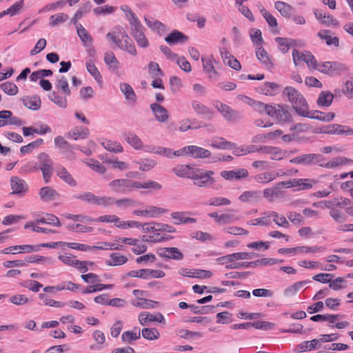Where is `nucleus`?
<instances>
[{
    "label": "nucleus",
    "instance_id": "obj_16",
    "mask_svg": "<svg viewBox=\"0 0 353 353\" xmlns=\"http://www.w3.org/2000/svg\"><path fill=\"white\" fill-rule=\"evenodd\" d=\"M188 40V37L183 32L174 30L165 38V42L170 45L173 46L178 43H183Z\"/></svg>",
    "mask_w": 353,
    "mask_h": 353
},
{
    "label": "nucleus",
    "instance_id": "obj_11",
    "mask_svg": "<svg viewBox=\"0 0 353 353\" xmlns=\"http://www.w3.org/2000/svg\"><path fill=\"white\" fill-rule=\"evenodd\" d=\"M139 323L143 326H146L152 322H158L165 323V318L161 313L152 314L148 312H141L138 317Z\"/></svg>",
    "mask_w": 353,
    "mask_h": 353
},
{
    "label": "nucleus",
    "instance_id": "obj_47",
    "mask_svg": "<svg viewBox=\"0 0 353 353\" xmlns=\"http://www.w3.org/2000/svg\"><path fill=\"white\" fill-rule=\"evenodd\" d=\"M319 347H321L320 341L316 339L305 341L298 345V348L300 352L311 351Z\"/></svg>",
    "mask_w": 353,
    "mask_h": 353
},
{
    "label": "nucleus",
    "instance_id": "obj_51",
    "mask_svg": "<svg viewBox=\"0 0 353 353\" xmlns=\"http://www.w3.org/2000/svg\"><path fill=\"white\" fill-rule=\"evenodd\" d=\"M343 93L350 99H353V74H348L347 79L343 87Z\"/></svg>",
    "mask_w": 353,
    "mask_h": 353
},
{
    "label": "nucleus",
    "instance_id": "obj_20",
    "mask_svg": "<svg viewBox=\"0 0 353 353\" xmlns=\"http://www.w3.org/2000/svg\"><path fill=\"white\" fill-rule=\"evenodd\" d=\"M280 85L274 82H265L257 88L259 93L267 96H274L280 90Z\"/></svg>",
    "mask_w": 353,
    "mask_h": 353
},
{
    "label": "nucleus",
    "instance_id": "obj_38",
    "mask_svg": "<svg viewBox=\"0 0 353 353\" xmlns=\"http://www.w3.org/2000/svg\"><path fill=\"white\" fill-rule=\"evenodd\" d=\"M90 134V130L85 127H76L69 133V137L74 140L84 139Z\"/></svg>",
    "mask_w": 353,
    "mask_h": 353
},
{
    "label": "nucleus",
    "instance_id": "obj_19",
    "mask_svg": "<svg viewBox=\"0 0 353 353\" xmlns=\"http://www.w3.org/2000/svg\"><path fill=\"white\" fill-rule=\"evenodd\" d=\"M188 156L192 158H209L211 156V152L208 150L196 145H188Z\"/></svg>",
    "mask_w": 353,
    "mask_h": 353
},
{
    "label": "nucleus",
    "instance_id": "obj_13",
    "mask_svg": "<svg viewBox=\"0 0 353 353\" xmlns=\"http://www.w3.org/2000/svg\"><path fill=\"white\" fill-rule=\"evenodd\" d=\"M249 172L245 168H239L233 170H225L221 172V176L227 180H240L248 177Z\"/></svg>",
    "mask_w": 353,
    "mask_h": 353
},
{
    "label": "nucleus",
    "instance_id": "obj_42",
    "mask_svg": "<svg viewBox=\"0 0 353 353\" xmlns=\"http://www.w3.org/2000/svg\"><path fill=\"white\" fill-rule=\"evenodd\" d=\"M274 7L284 17H290L293 12V7L283 1L275 2Z\"/></svg>",
    "mask_w": 353,
    "mask_h": 353
},
{
    "label": "nucleus",
    "instance_id": "obj_27",
    "mask_svg": "<svg viewBox=\"0 0 353 353\" xmlns=\"http://www.w3.org/2000/svg\"><path fill=\"white\" fill-rule=\"evenodd\" d=\"M245 99V101L250 105L254 110L259 112H265L268 114L269 112V108H271L272 104H265L261 101H256L253 99H251L248 97H243Z\"/></svg>",
    "mask_w": 353,
    "mask_h": 353
},
{
    "label": "nucleus",
    "instance_id": "obj_59",
    "mask_svg": "<svg viewBox=\"0 0 353 353\" xmlns=\"http://www.w3.org/2000/svg\"><path fill=\"white\" fill-rule=\"evenodd\" d=\"M83 162L94 171L100 174H103L106 171L105 168L99 161L95 159H88Z\"/></svg>",
    "mask_w": 353,
    "mask_h": 353
},
{
    "label": "nucleus",
    "instance_id": "obj_28",
    "mask_svg": "<svg viewBox=\"0 0 353 353\" xmlns=\"http://www.w3.org/2000/svg\"><path fill=\"white\" fill-rule=\"evenodd\" d=\"M210 145L216 149L229 150L233 148L234 143L228 141L222 137H214L211 140Z\"/></svg>",
    "mask_w": 353,
    "mask_h": 353
},
{
    "label": "nucleus",
    "instance_id": "obj_9",
    "mask_svg": "<svg viewBox=\"0 0 353 353\" xmlns=\"http://www.w3.org/2000/svg\"><path fill=\"white\" fill-rule=\"evenodd\" d=\"M292 57L294 63L296 65H299L302 62H305L308 68L315 65L316 59L313 54L309 51L301 52L294 49L292 51Z\"/></svg>",
    "mask_w": 353,
    "mask_h": 353
},
{
    "label": "nucleus",
    "instance_id": "obj_14",
    "mask_svg": "<svg viewBox=\"0 0 353 353\" xmlns=\"http://www.w3.org/2000/svg\"><path fill=\"white\" fill-rule=\"evenodd\" d=\"M214 105L221 115L228 121H232L238 117L237 112L225 103L216 101Z\"/></svg>",
    "mask_w": 353,
    "mask_h": 353
},
{
    "label": "nucleus",
    "instance_id": "obj_22",
    "mask_svg": "<svg viewBox=\"0 0 353 353\" xmlns=\"http://www.w3.org/2000/svg\"><path fill=\"white\" fill-rule=\"evenodd\" d=\"M48 244H54V247H52V248H56L58 246L61 247H68L71 249L77 250H81V251H90L93 250V248L90 245L79 243H68V242H63V241H58V242H52V243H48Z\"/></svg>",
    "mask_w": 353,
    "mask_h": 353
},
{
    "label": "nucleus",
    "instance_id": "obj_18",
    "mask_svg": "<svg viewBox=\"0 0 353 353\" xmlns=\"http://www.w3.org/2000/svg\"><path fill=\"white\" fill-rule=\"evenodd\" d=\"M76 26L77 34L79 37L83 46L85 47H91L93 43V39L88 30L79 23L74 22Z\"/></svg>",
    "mask_w": 353,
    "mask_h": 353
},
{
    "label": "nucleus",
    "instance_id": "obj_2",
    "mask_svg": "<svg viewBox=\"0 0 353 353\" xmlns=\"http://www.w3.org/2000/svg\"><path fill=\"white\" fill-rule=\"evenodd\" d=\"M283 94L288 97L299 115L301 117L307 115V110L309 108L308 104L304 96L298 90L291 86H287L283 90Z\"/></svg>",
    "mask_w": 353,
    "mask_h": 353
},
{
    "label": "nucleus",
    "instance_id": "obj_40",
    "mask_svg": "<svg viewBox=\"0 0 353 353\" xmlns=\"http://www.w3.org/2000/svg\"><path fill=\"white\" fill-rule=\"evenodd\" d=\"M302 117L315 119L325 122L331 120L330 113H325L318 110L309 111V108L307 110V115H303Z\"/></svg>",
    "mask_w": 353,
    "mask_h": 353
},
{
    "label": "nucleus",
    "instance_id": "obj_10",
    "mask_svg": "<svg viewBox=\"0 0 353 353\" xmlns=\"http://www.w3.org/2000/svg\"><path fill=\"white\" fill-rule=\"evenodd\" d=\"M40 161V169L42 172L43 178L46 183H49L52 174V165L53 163L50 157L46 153H41L39 156Z\"/></svg>",
    "mask_w": 353,
    "mask_h": 353
},
{
    "label": "nucleus",
    "instance_id": "obj_21",
    "mask_svg": "<svg viewBox=\"0 0 353 353\" xmlns=\"http://www.w3.org/2000/svg\"><path fill=\"white\" fill-rule=\"evenodd\" d=\"M150 108L159 122L163 123L167 121L169 118V114L165 108L158 103H152Z\"/></svg>",
    "mask_w": 353,
    "mask_h": 353
},
{
    "label": "nucleus",
    "instance_id": "obj_23",
    "mask_svg": "<svg viewBox=\"0 0 353 353\" xmlns=\"http://www.w3.org/2000/svg\"><path fill=\"white\" fill-rule=\"evenodd\" d=\"M203 70L208 74L210 78H216L218 76V72L214 68L213 65L214 58L212 56L207 57H203L201 58Z\"/></svg>",
    "mask_w": 353,
    "mask_h": 353
},
{
    "label": "nucleus",
    "instance_id": "obj_15",
    "mask_svg": "<svg viewBox=\"0 0 353 353\" xmlns=\"http://www.w3.org/2000/svg\"><path fill=\"white\" fill-rule=\"evenodd\" d=\"M145 292L144 291L141 290H134L132 291V294L136 299L132 301V304L134 306L142 308H149L152 307L153 302L152 301L142 298V296L145 295Z\"/></svg>",
    "mask_w": 353,
    "mask_h": 353
},
{
    "label": "nucleus",
    "instance_id": "obj_34",
    "mask_svg": "<svg viewBox=\"0 0 353 353\" xmlns=\"http://www.w3.org/2000/svg\"><path fill=\"white\" fill-rule=\"evenodd\" d=\"M132 35L139 47L147 48L148 46L149 43L143 32V27L137 30H132Z\"/></svg>",
    "mask_w": 353,
    "mask_h": 353
},
{
    "label": "nucleus",
    "instance_id": "obj_33",
    "mask_svg": "<svg viewBox=\"0 0 353 353\" xmlns=\"http://www.w3.org/2000/svg\"><path fill=\"white\" fill-rule=\"evenodd\" d=\"M21 100L23 105L29 109L37 110L41 108V101L39 97H26Z\"/></svg>",
    "mask_w": 353,
    "mask_h": 353
},
{
    "label": "nucleus",
    "instance_id": "obj_60",
    "mask_svg": "<svg viewBox=\"0 0 353 353\" xmlns=\"http://www.w3.org/2000/svg\"><path fill=\"white\" fill-rule=\"evenodd\" d=\"M146 210H147V218L157 217V216L168 212V210H166L165 208L157 207V206H154V205L148 206L146 208Z\"/></svg>",
    "mask_w": 353,
    "mask_h": 353
},
{
    "label": "nucleus",
    "instance_id": "obj_41",
    "mask_svg": "<svg viewBox=\"0 0 353 353\" xmlns=\"http://www.w3.org/2000/svg\"><path fill=\"white\" fill-rule=\"evenodd\" d=\"M254 179L258 183H268L276 179L275 172H265L257 174L254 176Z\"/></svg>",
    "mask_w": 353,
    "mask_h": 353
},
{
    "label": "nucleus",
    "instance_id": "obj_53",
    "mask_svg": "<svg viewBox=\"0 0 353 353\" xmlns=\"http://www.w3.org/2000/svg\"><path fill=\"white\" fill-rule=\"evenodd\" d=\"M120 89L125 95V97L127 100L132 101L133 103L135 102L136 94L132 88L129 84L125 83H121Z\"/></svg>",
    "mask_w": 353,
    "mask_h": 353
},
{
    "label": "nucleus",
    "instance_id": "obj_17",
    "mask_svg": "<svg viewBox=\"0 0 353 353\" xmlns=\"http://www.w3.org/2000/svg\"><path fill=\"white\" fill-rule=\"evenodd\" d=\"M123 137L126 142L130 145L134 150H142L147 149V146H144L141 139L134 133L128 132L123 134Z\"/></svg>",
    "mask_w": 353,
    "mask_h": 353
},
{
    "label": "nucleus",
    "instance_id": "obj_3",
    "mask_svg": "<svg viewBox=\"0 0 353 353\" xmlns=\"http://www.w3.org/2000/svg\"><path fill=\"white\" fill-rule=\"evenodd\" d=\"M214 172L212 170L196 168L192 179L194 184L199 188H208L215 183Z\"/></svg>",
    "mask_w": 353,
    "mask_h": 353
},
{
    "label": "nucleus",
    "instance_id": "obj_56",
    "mask_svg": "<svg viewBox=\"0 0 353 353\" xmlns=\"http://www.w3.org/2000/svg\"><path fill=\"white\" fill-rule=\"evenodd\" d=\"M332 133L339 135H352L353 130L347 125L332 124Z\"/></svg>",
    "mask_w": 353,
    "mask_h": 353
},
{
    "label": "nucleus",
    "instance_id": "obj_29",
    "mask_svg": "<svg viewBox=\"0 0 353 353\" xmlns=\"http://www.w3.org/2000/svg\"><path fill=\"white\" fill-rule=\"evenodd\" d=\"M186 214L187 213L185 212H175L171 214V217L175 224L194 223L196 222V219L188 217Z\"/></svg>",
    "mask_w": 353,
    "mask_h": 353
},
{
    "label": "nucleus",
    "instance_id": "obj_31",
    "mask_svg": "<svg viewBox=\"0 0 353 353\" xmlns=\"http://www.w3.org/2000/svg\"><path fill=\"white\" fill-rule=\"evenodd\" d=\"M270 215V221H272L275 223V224L279 227H283L285 228H288L290 226V223L287 218L283 215L277 213L274 211H269Z\"/></svg>",
    "mask_w": 353,
    "mask_h": 353
},
{
    "label": "nucleus",
    "instance_id": "obj_45",
    "mask_svg": "<svg viewBox=\"0 0 353 353\" xmlns=\"http://www.w3.org/2000/svg\"><path fill=\"white\" fill-rule=\"evenodd\" d=\"M86 68L88 72L90 74V75L96 80V81L100 85H103V78L102 76L94 65L92 61L86 62Z\"/></svg>",
    "mask_w": 353,
    "mask_h": 353
},
{
    "label": "nucleus",
    "instance_id": "obj_48",
    "mask_svg": "<svg viewBox=\"0 0 353 353\" xmlns=\"http://www.w3.org/2000/svg\"><path fill=\"white\" fill-rule=\"evenodd\" d=\"M271 223L272 221H270L269 211L263 213V216L261 217L250 220L248 222V224L250 225L261 226H269Z\"/></svg>",
    "mask_w": 353,
    "mask_h": 353
},
{
    "label": "nucleus",
    "instance_id": "obj_24",
    "mask_svg": "<svg viewBox=\"0 0 353 353\" xmlns=\"http://www.w3.org/2000/svg\"><path fill=\"white\" fill-rule=\"evenodd\" d=\"M191 105L197 114L203 115L208 118H211L213 116V111L199 101H192Z\"/></svg>",
    "mask_w": 353,
    "mask_h": 353
},
{
    "label": "nucleus",
    "instance_id": "obj_54",
    "mask_svg": "<svg viewBox=\"0 0 353 353\" xmlns=\"http://www.w3.org/2000/svg\"><path fill=\"white\" fill-rule=\"evenodd\" d=\"M102 144L106 150L110 152L121 153L123 151L121 144L116 141L109 140L103 142Z\"/></svg>",
    "mask_w": 353,
    "mask_h": 353
},
{
    "label": "nucleus",
    "instance_id": "obj_37",
    "mask_svg": "<svg viewBox=\"0 0 353 353\" xmlns=\"http://www.w3.org/2000/svg\"><path fill=\"white\" fill-rule=\"evenodd\" d=\"M104 62L109 69L112 70H118L120 65L119 61L112 52H106L104 54Z\"/></svg>",
    "mask_w": 353,
    "mask_h": 353
},
{
    "label": "nucleus",
    "instance_id": "obj_50",
    "mask_svg": "<svg viewBox=\"0 0 353 353\" xmlns=\"http://www.w3.org/2000/svg\"><path fill=\"white\" fill-rule=\"evenodd\" d=\"M162 254L165 257L174 260H181L183 258V254L177 248H164Z\"/></svg>",
    "mask_w": 353,
    "mask_h": 353
},
{
    "label": "nucleus",
    "instance_id": "obj_64",
    "mask_svg": "<svg viewBox=\"0 0 353 353\" xmlns=\"http://www.w3.org/2000/svg\"><path fill=\"white\" fill-rule=\"evenodd\" d=\"M314 14L318 21L322 24L328 26L330 23L331 19L330 15L321 9H316L314 10Z\"/></svg>",
    "mask_w": 353,
    "mask_h": 353
},
{
    "label": "nucleus",
    "instance_id": "obj_44",
    "mask_svg": "<svg viewBox=\"0 0 353 353\" xmlns=\"http://www.w3.org/2000/svg\"><path fill=\"white\" fill-rule=\"evenodd\" d=\"M141 334L143 338L148 341H156L160 337V333L155 327L143 328Z\"/></svg>",
    "mask_w": 353,
    "mask_h": 353
},
{
    "label": "nucleus",
    "instance_id": "obj_26",
    "mask_svg": "<svg viewBox=\"0 0 353 353\" xmlns=\"http://www.w3.org/2000/svg\"><path fill=\"white\" fill-rule=\"evenodd\" d=\"M128 257L119 252H112L110 254V258L105 263L109 266L122 265L128 262Z\"/></svg>",
    "mask_w": 353,
    "mask_h": 353
},
{
    "label": "nucleus",
    "instance_id": "obj_52",
    "mask_svg": "<svg viewBox=\"0 0 353 353\" xmlns=\"http://www.w3.org/2000/svg\"><path fill=\"white\" fill-rule=\"evenodd\" d=\"M145 151L157 154L168 158L171 157L172 155V151L171 149L163 147L155 148L154 146H147V149H145Z\"/></svg>",
    "mask_w": 353,
    "mask_h": 353
},
{
    "label": "nucleus",
    "instance_id": "obj_5",
    "mask_svg": "<svg viewBox=\"0 0 353 353\" xmlns=\"http://www.w3.org/2000/svg\"><path fill=\"white\" fill-rule=\"evenodd\" d=\"M93 222L112 223L114 226L121 229H127L129 228H138L141 223L135 221H123L119 216L114 214L101 215L97 218L93 219Z\"/></svg>",
    "mask_w": 353,
    "mask_h": 353
},
{
    "label": "nucleus",
    "instance_id": "obj_39",
    "mask_svg": "<svg viewBox=\"0 0 353 353\" xmlns=\"http://www.w3.org/2000/svg\"><path fill=\"white\" fill-rule=\"evenodd\" d=\"M146 25L152 30L157 31L160 34L166 32L165 26L161 21L153 18H145Z\"/></svg>",
    "mask_w": 353,
    "mask_h": 353
},
{
    "label": "nucleus",
    "instance_id": "obj_1",
    "mask_svg": "<svg viewBox=\"0 0 353 353\" xmlns=\"http://www.w3.org/2000/svg\"><path fill=\"white\" fill-rule=\"evenodd\" d=\"M106 37L110 39L119 48L128 52L132 55H137L135 46L123 28L115 27L112 32L106 34Z\"/></svg>",
    "mask_w": 353,
    "mask_h": 353
},
{
    "label": "nucleus",
    "instance_id": "obj_63",
    "mask_svg": "<svg viewBox=\"0 0 353 353\" xmlns=\"http://www.w3.org/2000/svg\"><path fill=\"white\" fill-rule=\"evenodd\" d=\"M0 88L8 95H15L18 92L17 86L12 82H4L0 85Z\"/></svg>",
    "mask_w": 353,
    "mask_h": 353
},
{
    "label": "nucleus",
    "instance_id": "obj_4",
    "mask_svg": "<svg viewBox=\"0 0 353 353\" xmlns=\"http://www.w3.org/2000/svg\"><path fill=\"white\" fill-rule=\"evenodd\" d=\"M54 244H48V243H43L39 245H13L0 250V254H15L21 253H32L38 252L41 248H52L54 247Z\"/></svg>",
    "mask_w": 353,
    "mask_h": 353
},
{
    "label": "nucleus",
    "instance_id": "obj_62",
    "mask_svg": "<svg viewBox=\"0 0 353 353\" xmlns=\"http://www.w3.org/2000/svg\"><path fill=\"white\" fill-rule=\"evenodd\" d=\"M250 35L255 47L263 45V40L261 35V31L259 29L252 28L250 32Z\"/></svg>",
    "mask_w": 353,
    "mask_h": 353
},
{
    "label": "nucleus",
    "instance_id": "obj_61",
    "mask_svg": "<svg viewBox=\"0 0 353 353\" xmlns=\"http://www.w3.org/2000/svg\"><path fill=\"white\" fill-rule=\"evenodd\" d=\"M57 88L61 90L65 96L71 94L67 79L64 76H60L57 79Z\"/></svg>",
    "mask_w": 353,
    "mask_h": 353
},
{
    "label": "nucleus",
    "instance_id": "obj_49",
    "mask_svg": "<svg viewBox=\"0 0 353 353\" xmlns=\"http://www.w3.org/2000/svg\"><path fill=\"white\" fill-rule=\"evenodd\" d=\"M57 174L65 183L71 186L76 185V181L64 167H59L57 169Z\"/></svg>",
    "mask_w": 353,
    "mask_h": 353
},
{
    "label": "nucleus",
    "instance_id": "obj_35",
    "mask_svg": "<svg viewBox=\"0 0 353 353\" xmlns=\"http://www.w3.org/2000/svg\"><path fill=\"white\" fill-rule=\"evenodd\" d=\"M256 55L259 61L266 66H272V61L268 53L263 48V45L256 46Z\"/></svg>",
    "mask_w": 353,
    "mask_h": 353
},
{
    "label": "nucleus",
    "instance_id": "obj_25",
    "mask_svg": "<svg viewBox=\"0 0 353 353\" xmlns=\"http://www.w3.org/2000/svg\"><path fill=\"white\" fill-rule=\"evenodd\" d=\"M261 199V192L259 190H247L242 192L239 199L243 203L257 202Z\"/></svg>",
    "mask_w": 353,
    "mask_h": 353
},
{
    "label": "nucleus",
    "instance_id": "obj_7",
    "mask_svg": "<svg viewBox=\"0 0 353 353\" xmlns=\"http://www.w3.org/2000/svg\"><path fill=\"white\" fill-rule=\"evenodd\" d=\"M109 186L114 192H130L134 190L139 189V181L127 179H119L110 182Z\"/></svg>",
    "mask_w": 353,
    "mask_h": 353
},
{
    "label": "nucleus",
    "instance_id": "obj_8",
    "mask_svg": "<svg viewBox=\"0 0 353 353\" xmlns=\"http://www.w3.org/2000/svg\"><path fill=\"white\" fill-rule=\"evenodd\" d=\"M323 156L317 154H307L294 157L290 162L296 164H318L321 166L328 165L329 163L323 162Z\"/></svg>",
    "mask_w": 353,
    "mask_h": 353
},
{
    "label": "nucleus",
    "instance_id": "obj_46",
    "mask_svg": "<svg viewBox=\"0 0 353 353\" xmlns=\"http://www.w3.org/2000/svg\"><path fill=\"white\" fill-rule=\"evenodd\" d=\"M39 196L42 200L49 201L54 199L58 196V193L52 188L46 186L40 189Z\"/></svg>",
    "mask_w": 353,
    "mask_h": 353
},
{
    "label": "nucleus",
    "instance_id": "obj_58",
    "mask_svg": "<svg viewBox=\"0 0 353 353\" xmlns=\"http://www.w3.org/2000/svg\"><path fill=\"white\" fill-rule=\"evenodd\" d=\"M49 99L54 103L61 108H65L68 104V101L65 97H62L55 92H52L49 94Z\"/></svg>",
    "mask_w": 353,
    "mask_h": 353
},
{
    "label": "nucleus",
    "instance_id": "obj_36",
    "mask_svg": "<svg viewBox=\"0 0 353 353\" xmlns=\"http://www.w3.org/2000/svg\"><path fill=\"white\" fill-rule=\"evenodd\" d=\"M26 262L27 263H39L42 265H52L54 263V259L51 257L34 255L28 256L26 257Z\"/></svg>",
    "mask_w": 353,
    "mask_h": 353
},
{
    "label": "nucleus",
    "instance_id": "obj_6",
    "mask_svg": "<svg viewBox=\"0 0 353 353\" xmlns=\"http://www.w3.org/2000/svg\"><path fill=\"white\" fill-rule=\"evenodd\" d=\"M268 115L275 118L280 123H291L292 121V117L288 107L281 104L272 105L271 108H269Z\"/></svg>",
    "mask_w": 353,
    "mask_h": 353
},
{
    "label": "nucleus",
    "instance_id": "obj_32",
    "mask_svg": "<svg viewBox=\"0 0 353 353\" xmlns=\"http://www.w3.org/2000/svg\"><path fill=\"white\" fill-rule=\"evenodd\" d=\"M141 338V331L137 327H134L132 330H128L123 332L121 339L123 343H131Z\"/></svg>",
    "mask_w": 353,
    "mask_h": 353
},
{
    "label": "nucleus",
    "instance_id": "obj_30",
    "mask_svg": "<svg viewBox=\"0 0 353 353\" xmlns=\"http://www.w3.org/2000/svg\"><path fill=\"white\" fill-rule=\"evenodd\" d=\"M11 188L12 193L19 194L27 190V184L26 181L17 176L12 177L10 179Z\"/></svg>",
    "mask_w": 353,
    "mask_h": 353
},
{
    "label": "nucleus",
    "instance_id": "obj_43",
    "mask_svg": "<svg viewBox=\"0 0 353 353\" xmlns=\"http://www.w3.org/2000/svg\"><path fill=\"white\" fill-rule=\"evenodd\" d=\"M351 201L348 198L341 197L340 199H334L332 200V205L347 207L345 212L350 216H353V206H350Z\"/></svg>",
    "mask_w": 353,
    "mask_h": 353
},
{
    "label": "nucleus",
    "instance_id": "obj_12",
    "mask_svg": "<svg viewBox=\"0 0 353 353\" xmlns=\"http://www.w3.org/2000/svg\"><path fill=\"white\" fill-rule=\"evenodd\" d=\"M196 168L192 165H178L173 168V172L179 177L192 180Z\"/></svg>",
    "mask_w": 353,
    "mask_h": 353
},
{
    "label": "nucleus",
    "instance_id": "obj_55",
    "mask_svg": "<svg viewBox=\"0 0 353 353\" xmlns=\"http://www.w3.org/2000/svg\"><path fill=\"white\" fill-rule=\"evenodd\" d=\"M24 1L20 0L14 3L11 7L0 13V17H3L6 14H10L14 16L19 12L23 6Z\"/></svg>",
    "mask_w": 353,
    "mask_h": 353
},
{
    "label": "nucleus",
    "instance_id": "obj_57",
    "mask_svg": "<svg viewBox=\"0 0 353 353\" xmlns=\"http://www.w3.org/2000/svg\"><path fill=\"white\" fill-rule=\"evenodd\" d=\"M114 201L115 198L112 196H96L94 205L102 207H108L114 204Z\"/></svg>",
    "mask_w": 353,
    "mask_h": 353
}]
</instances>
